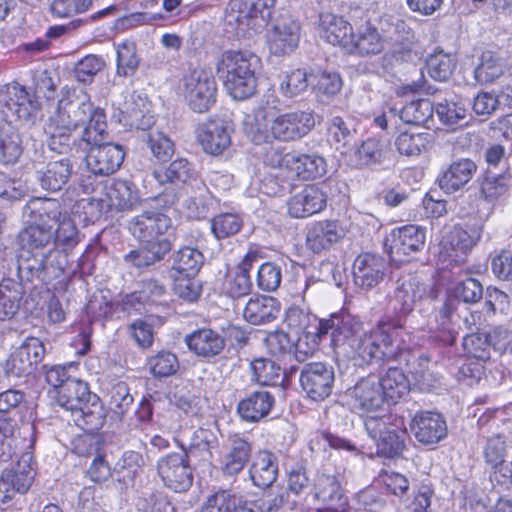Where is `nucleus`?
<instances>
[{
  "instance_id": "f257e3e1",
  "label": "nucleus",
  "mask_w": 512,
  "mask_h": 512,
  "mask_svg": "<svg viewBox=\"0 0 512 512\" xmlns=\"http://www.w3.org/2000/svg\"><path fill=\"white\" fill-rule=\"evenodd\" d=\"M420 298L419 285L415 281H403L396 288L395 315L382 316L371 329L359 337L354 357L359 360L360 365L375 363L382 366L393 362L408 364L413 349L405 323Z\"/></svg>"
},
{
  "instance_id": "f03ea898",
  "label": "nucleus",
  "mask_w": 512,
  "mask_h": 512,
  "mask_svg": "<svg viewBox=\"0 0 512 512\" xmlns=\"http://www.w3.org/2000/svg\"><path fill=\"white\" fill-rule=\"evenodd\" d=\"M315 124V113L311 109H290L282 113L263 111L255 118L250 138L256 145L295 142L308 135Z\"/></svg>"
},
{
  "instance_id": "7ed1b4c3",
  "label": "nucleus",
  "mask_w": 512,
  "mask_h": 512,
  "mask_svg": "<svg viewBox=\"0 0 512 512\" xmlns=\"http://www.w3.org/2000/svg\"><path fill=\"white\" fill-rule=\"evenodd\" d=\"M261 59L248 50L228 49L216 62V71L226 93L234 100L244 101L253 97L258 89L257 70Z\"/></svg>"
},
{
  "instance_id": "20e7f679",
  "label": "nucleus",
  "mask_w": 512,
  "mask_h": 512,
  "mask_svg": "<svg viewBox=\"0 0 512 512\" xmlns=\"http://www.w3.org/2000/svg\"><path fill=\"white\" fill-rule=\"evenodd\" d=\"M53 398L61 407L71 411L75 424L83 431H96L103 425V405L86 382L75 378L68 380Z\"/></svg>"
},
{
  "instance_id": "39448f33",
  "label": "nucleus",
  "mask_w": 512,
  "mask_h": 512,
  "mask_svg": "<svg viewBox=\"0 0 512 512\" xmlns=\"http://www.w3.org/2000/svg\"><path fill=\"white\" fill-rule=\"evenodd\" d=\"M53 240V225L38 210V220L28 223L17 235L18 260L25 269L40 277L47 270L50 251L47 246Z\"/></svg>"
},
{
  "instance_id": "423d86ee",
  "label": "nucleus",
  "mask_w": 512,
  "mask_h": 512,
  "mask_svg": "<svg viewBox=\"0 0 512 512\" xmlns=\"http://www.w3.org/2000/svg\"><path fill=\"white\" fill-rule=\"evenodd\" d=\"M481 238V230L461 225L444 226L437 237L436 259L446 266L466 263L468 255Z\"/></svg>"
},
{
  "instance_id": "0eeeda50",
  "label": "nucleus",
  "mask_w": 512,
  "mask_h": 512,
  "mask_svg": "<svg viewBox=\"0 0 512 512\" xmlns=\"http://www.w3.org/2000/svg\"><path fill=\"white\" fill-rule=\"evenodd\" d=\"M180 89L187 105L195 113L208 112L217 101L215 76L205 66L190 67L182 76Z\"/></svg>"
},
{
  "instance_id": "6e6552de",
  "label": "nucleus",
  "mask_w": 512,
  "mask_h": 512,
  "mask_svg": "<svg viewBox=\"0 0 512 512\" xmlns=\"http://www.w3.org/2000/svg\"><path fill=\"white\" fill-rule=\"evenodd\" d=\"M276 3L277 0H230L228 22H234L237 35L257 31L272 20Z\"/></svg>"
},
{
  "instance_id": "1a4fd4ad",
  "label": "nucleus",
  "mask_w": 512,
  "mask_h": 512,
  "mask_svg": "<svg viewBox=\"0 0 512 512\" xmlns=\"http://www.w3.org/2000/svg\"><path fill=\"white\" fill-rule=\"evenodd\" d=\"M81 126H83V117L79 118L78 105L59 104L44 127L49 148L60 154L68 152L76 142L74 132Z\"/></svg>"
},
{
  "instance_id": "9d476101",
  "label": "nucleus",
  "mask_w": 512,
  "mask_h": 512,
  "mask_svg": "<svg viewBox=\"0 0 512 512\" xmlns=\"http://www.w3.org/2000/svg\"><path fill=\"white\" fill-rule=\"evenodd\" d=\"M36 476V463L31 453H22L18 461L0 474V505L10 508L16 497L30 490Z\"/></svg>"
},
{
  "instance_id": "9b49d317",
  "label": "nucleus",
  "mask_w": 512,
  "mask_h": 512,
  "mask_svg": "<svg viewBox=\"0 0 512 512\" xmlns=\"http://www.w3.org/2000/svg\"><path fill=\"white\" fill-rule=\"evenodd\" d=\"M181 452H169L156 463L157 475L164 487L175 493L187 492L193 484V469L188 449L181 444Z\"/></svg>"
},
{
  "instance_id": "f8f14e48",
  "label": "nucleus",
  "mask_w": 512,
  "mask_h": 512,
  "mask_svg": "<svg viewBox=\"0 0 512 512\" xmlns=\"http://www.w3.org/2000/svg\"><path fill=\"white\" fill-rule=\"evenodd\" d=\"M172 227L171 218L158 210H146L133 217L128 223L129 232L139 243L161 244L164 250L171 251L173 244L167 236Z\"/></svg>"
},
{
  "instance_id": "ddd939ff",
  "label": "nucleus",
  "mask_w": 512,
  "mask_h": 512,
  "mask_svg": "<svg viewBox=\"0 0 512 512\" xmlns=\"http://www.w3.org/2000/svg\"><path fill=\"white\" fill-rule=\"evenodd\" d=\"M426 243V228L406 224L391 230L386 238V251L393 262L404 263L423 250Z\"/></svg>"
},
{
  "instance_id": "4468645a",
  "label": "nucleus",
  "mask_w": 512,
  "mask_h": 512,
  "mask_svg": "<svg viewBox=\"0 0 512 512\" xmlns=\"http://www.w3.org/2000/svg\"><path fill=\"white\" fill-rule=\"evenodd\" d=\"M386 39L371 18L354 20V28L346 54L359 58H371L382 54Z\"/></svg>"
},
{
  "instance_id": "2eb2a0df",
  "label": "nucleus",
  "mask_w": 512,
  "mask_h": 512,
  "mask_svg": "<svg viewBox=\"0 0 512 512\" xmlns=\"http://www.w3.org/2000/svg\"><path fill=\"white\" fill-rule=\"evenodd\" d=\"M40 214L48 221L57 224L53 229L52 242L64 252L72 251L80 242L79 230L66 212L62 211L61 203L56 199H45L40 206Z\"/></svg>"
},
{
  "instance_id": "dca6fc26",
  "label": "nucleus",
  "mask_w": 512,
  "mask_h": 512,
  "mask_svg": "<svg viewBox=\"0 0 512 512\" xmlns=\"http://www.w3.org/2000/svg\"><path fill=\"white\" fill-rule=\"evenodd\" d=\"M347 229L339 219L324 218L311 222L305 233V247L313 254L320 255L340 243Z\"/></svg>"
},
{
  "instance_id": "f3484780",
  "label": "nucleus",
  "mask_w": 512,
  "mask_h": 512,
  "mask_svg": "<svg viewBox=\"0 0 512 512\" xmlns=\"http://www.w3.org/2000/svg\"><path fill=\"white\" fill-rule=\"evenodd\" d=\"M0 103L19 120H31L41 111V102L34 92L12 81L0 89Z\"/></svg>"
},
{
  "instance_id": "a211bd4d",
  "label": "nucleus",
  "mask_w": 512,
  "mask_h": 512,
  "mask_svg": "<svg viewBox=\"0 0 512 512\" xmlns=\"http://www.w3.org/2000/svg\"><path fill=\"white\" fill-rule=\"evenodd\" d=\"M45 353L44 343L39 338L26 337L7 359V372L16 377L31 375L37 370Z\"/></svg>"
},
{
  "instance_id": "6ab92c4d",
  "label": "nucleus",
  "mask_w": 512,
  "mask_h": 512,
  "mask_svg": "<svg viewBox=\"0 0 512 512\" xmlns=\"http://www.w3.org/2000/svg\"><path fill=\"white\" fill-rule=\"evenodd\" d=\"M299 380L308 398L322 401L332 393L335 380L334 371L325 363L310 362L304 365Z\"/></svg>"
},
{
  "instance_id": "aec40b11",
  "label": "nucleus",
  "mask_w": 512,
  "mask_h": 512,
  "mask_svg": "<svg viewBox=\"0 0 512 512\" xmlns=\"http://www.w3.org/2000/svg\"><path fill=\"white\" fill-rule=\"evenodd\" d=\"M328 203L327 193L316 184H306L287 200V213L294 219H306L323 212Z\"/></svg>"
},
{
  "instance_id": "412c9836",
  "label": "nucleus",
  "mask_w": 512,
  "mask_h": 512,
  "mask_svg": "<svg viewBox=\"0 0 512 512\" xmlns=\"http://www.w3.org/2000/svg\"><path fill=\"white\" fill-rule=\"evenodd\" d=\"M259 258L257 250L249 249L240 262L231 271L225 274L222 283V292L232 299L242 298L252 291L250 272Z\"/></svg>"
},
{
  "instance_id": "4be33fe9",
  "label": "nucleus",
  "mask_w": 512,
  "mask_h": 512,
  "mask_svg": "<svg viewBox=\"0 0 512 512\" xmlns=\"http://www.w3.org/2000/svg\"><path fill=\"white\" fill-rule=\"evenodd\" d=\"M124 158L125 151L120 145L105 141L90 146L86 164L94 175L110 176L120 168Z\"/></svg>"
},
{
  "instance_id": "5701e85b",
  "label": "nucleus",
  "mask_w": 512,
  "mask_h": 512,
  "mask_svg": "<svg viewBox=\"0 0 512 512\" xmlns=\"http://www.w3.org/2000/svg\"><path fill=\"white\" fill-rule=\"evenodd\" d=\"M79 118L83 117L81 141L89 146L105 142L109 138L106 113L90 100L78 104Z\"/></svg>"
},
{
  "instance_id": "b1692460",
  "label": "nucleus",
  "mask_w": 512,
  "mask_h": 512,
  "mask_svg": "<svg viewBox=\"0 0 512 512\" xmlns=\"http://www.w3.org/2000/svg\"><path fill=\"white\" fill-rule=\"evenodd\" d=\"M252 443L240 434L229 436L225 451L220 459V470L225 477L239 475L252 457Z\"/></svg>"
},
{
  "instance_id": "393cba45",
  "label": "nucleus",
  "mask_w": 512,
  "mask_h": 512,
  "mask_svg": "<svg viewBox=\"0 0 512 512\" xmlns=\"http://www.w3.org/2000/svg\"><path fill=\"white\" fill-rule=\"evenodd\" d=\"M184 340L191 353L205 360L216 358L226 346L224 336L210 327L195 329Z\"/></svg>"
},
{
  "instance_id": "a878e982",
  "label": "nucleus",
  "mask_w": 512,
  "mask_h": 512,
  "mask_svg": "<svg viewBox=\"0 0 512 512\" xmlns=\"http://www.w3.org/2000/svg\"><path fill=\"white\" fill-rule=\"evenodd\" d=\"M410 428L416 440L422 445H435L447 436L446 421L440 413L417 412Z\"/></svg>"
},
{
  "instance_id": "bb28decb",
  "label": "nucleus",
  "mask_w": 512,
  "mask_h": 512,
  "mask_svg": "<svg viewBox=\"0 0 512 512\" xmlns=\"http://www.w3.org/2000/svg\"><path fill=\"white\" fill-rule=\"evenodd\" d=\"M301 25L297 20L288 19L274 25L267 34L269 52L275 56L292 53L300 41Z\"/></svg>"
},
{
  "instance_id": "cd10ccee",
  "label": "nucleus",
  "mask_w": 512,
  "mask_h": 512,
  "mask_svg": "<svg viewBox=\"0 0 512 512\" xmlns=\"http://www.w3.org/2000/svg\"><path fill=\"white\" fill-rule=\"evenodd\" d=\"M196 138L203 151L213 156L222 155L231 145V135L227 126L215 119H208L200 124Z\"/></svg>"
},
{
  "instance_id": "c85d7f7f",
  "label": "nucleus",
  "mask_w": 512,
  "mask_h": 512,
  "mask_svg": "<svg viewBox=\"0 0 512 512\" xmlns=\"http://www.w3.org/2000/svg\"><path fill=\"white\" fill-rule=\"evenodd\" d=\"M287 163L289 166L285 177L292 180H314L327 172L326 159L316 153H291Z\"/></svg>"
},
{
  "instance_id": "c756f323",
  "label": "nucleus",
  "mask_w": 512,
  "mask_h": 512,
  "mask_svg": "<svg viewBox=\"0 0 512 512\" xmlns=\"http://www.w3.org/2000/svg\"><path fill=\"white\" fill-rule=\"evenodd\" d=\"M388 152L386 144L380 137L372 136L363 140L352 152H348L344 161L355 169L380 165Z\"/></svg>"
},
{
  "instance_id": "7c9ffc66",
  "label": "nucleus",
  "mask_w": 512,
  "mask_h": 512,
  "mask_svg": "<svg viewBox=\"0 0 512 512\" xmlns=\"http://www.w3.org/2000/svg\"><path fill=\"white\" fill-rule=\"evenodd\" d=\"M354 28L344 16L333 13H321L318 21V33L327 43L339 47L344 52L347 49Z\"/></svg>"
},
{
  "instance_id": "2f4dec72",
  "label": "nucleus",
  "mask_w": 512,
  "mask_h": 512,
  "mask_svg": "<svg viewBox=\"0 0 512 512\" xmlns=\"http://www.w3.org/2000/svg\"><path fill=\"white\" fill-rule=\"evenodd\" d=\"M278 471L276 455L267 449H260L252 457L248 475L255 487L265 489L277 480Z\"/></svg>"
},
{
  "instance_id": "473e14b6",
  "label": "nucleus",
  "mask_w": 512,
  "mask_h": 512,
  "mask_svg": "<svg viewBox=\"0 0 512 512\" xmlns=\"http://www.w3.org/2000/svg\"><path fill=\"white\" fill-rule=\"evenodd\" d=\"M280 312L281 303L277 298L255 294L247 301L243 309V317L252 325H263L276 320Z\"/></svg>"
},
{
  "instance_id": "72a5a7b5",
  "label": "nucleus",
  "mask_w": 512,
  "mask_h": 512,
  "mask_svg": "<svg viewBox=\"0 0 512 512\" xmlns=\"http://www.w3.org/2000/svg\"><path fill=\"white\" fill-rule=\"evenodd\" d=\"M477 171V165L471 159L453 161L438 177L441 190L452 194L462 189L470 182Z\"/></svg>"
},
{
  "instance_id": "f704fd0d",
  "label": "nucleus",
  "mask_w": 512,
  "mask_h": 512,
  "mask_svg": "<svg viewBox=\"0 0 512 512\" xmlns=\"http://www.w3.org/2000/svg\"><path fill=\"white\" fill-rule=\"evenodd\" d=\"M383 259L375 254H359L353 263V278L357 286L370 289L383 278Z\"/></svg>"
},
{
  "instance_id": "c9c22d12",
  "label": "nucleus",
  "mask_w": 512,
  "mask_h": 512,
  "mask_svg": "<svg viewBox=\"0 0 512 512\" xmlns=\"http://www.w3.org/2000/svg\"><path fill=\"white\" fill-rule=\"evenodd\" d=\"M274 404L272 393L265 390L254 391L238 402L237 413L242 420L256 423L270 413Z\"/></svg>"
},
{
  "instance_id": "e433bc0d",
  "label": "nucleus",
  "mask_w": 512,
  "mask_h": 512,
  "mask_svg": "<svg viewBox=\"0 0 512 512\" xmlns=\"http://www.w3.org/2000/svg\"><path fill=\"white\" fill-rule=\"evenodd\" d=\"M435 143V137L428 131L417 132L411 128L399 130L394 139L398 153L407 157H417L428 152Z\"/></svg>"
},
{
  "instance_id": "4c0bfd02",
  "label": "nucleus",
  "mask_w": 512,
  "mask_h": 512,
  "mask_svg": "<svg viewBox=\"0 0 512 512\" xmlns=\"http://www.w3.org/2000/svg\"><path fill=\"white\" fill-rule=\"evenodd\" d=\"M353 396L355 405L366 413L378 411L386 402L378 378L372 375L362 378L356 383Z\"/></svg>"
},
{
  "instance_id": "58836bf2",
  "label": "nucleus",
  "mask_w": 512,
  "mask_h": 512,
  "mask_svg": "<svg viewBox=\"0 0 512 512\" xmlns=\"http://www.w3.org/2000/svg\"><path fill=\"white\" fill-rule=\"evenodd\" d=\"M166 287L159 280L154 278L143 279L139 288L132 291L123 299V308L137 309V305H158L164 301Z\"/></svg>"
},
{
  "instance_id": "ea45409f",
  "label": "nucleus",
  "mask_w": 512,
  "mask_h": 512,
  "mask_svg": "<svg viewBox=\"0 0 512 512\" xmlns=\"http://www.w3.org/2000/svg\"><path fill=\"white\" fill-rule=\"evenodd\" d=\"M312 492L314 499L322 505H332L333 502L348 500L344 494L339 473L318 472L314 479Z\"/></svg>"
},
{
  "instance_id": "a19ab883",
  "label": "nucleus",
  "mask_w": 512,
  "mask_h": 512,
  "mask_svg": "<svg viewBox=\"0 0 512 512\" xmlns=\"http://www.w3.org/2000/svg\"><path fill=\"white\" fill-rule=\"evenodd\" d=\"M378 381L386 402L396 404L410 392V380L399 367H389Z\"/></svg>"
},
{
  "instance_id": "79ce46f5",
  "label": "nucleus",
  "mask_w": 512,
  "mask_h": 512,
  "mask_svg": "<svg viewBox=\"0 0 512 512\" xmlns=\"http://www.w3.org/2000/svg\"><path fill=\"white\" fill-rule=\"evenodd\" d=\"M153 176L160 184L177 182L191 184L200 179L199 173L193 164L184 158H177L170 162L167 167L155 169Z\"/></svg>"
},
{
  "instance_id": "37998d69",
  "label": "nucleus",
  "mask_w": 512,
  "mask_h": 512,
  "mask_svg": "<svg viewBox=\"0 0 512 512\" xmlns=\"http://www.w3.org/2000/svg\"><path fill=\"white\" fill-rule=\"evenodd\" d=\"M106 196L110 207L122 211L131 210L141 202L135 184L121 179L111 183L107 188Z\"/></svg>"
},
{
  "instance_id": "c03bdc74",
  "label": "nucleus",
  "mask_w": 512,
  "mask_h": 512,
  "mask_svg": "<svg viewBox=\"0 0 512 512\" xmlns=\"http://www.w3.org/2000/svg\"><path fill=\"white\" fill-rule=\"evenodd\" d=\"M333 330V315L322 319L316 316L311 326L298 337L297 350L305 355H313L319 350L321 342Z\"/></svg>"
},
{
  "instance_id": "a18cd8bd",
  "label": "nucleus",
  "mask_w": 512,
  "mask_h": 512,
  "mask_svg": "<svg viewBox=\"0 0 512 512\" xmlns=\"http://www.w3.org/2000/svg\"><path fill=\"white\" fill-rule=\"evenodd\" d=\"M333 330V315L322 319L316 316L311 326L298 337L297 350L305 355H313L319 350L321 342Z\"/></svg>"
},
{
  "instance_id": "49530a36",
  "label": "nucleus",
  "mask_w": 512,
  "mask_h": 512,
  "mask_svg": "<svg viewBox=\"0 0 512 512\" xmlns=\"http://www.w3.org/2000/svg\"><path fill=\"white\" fill-rule=\"evenodd\" d=\"M326 141L344 158L352 145L353 131L341 116H334L326 123Z\"/></svg>"
},
{
  "instance_id": "de8ad7c7",
  "label": "nucleus",
  "mask_w": 512,
  "mask_h": 512,
  "mask_svg": "<svg viewBox=\"0 0 512 512\" xmlns=\"http://www.w3.org/2000/svg\"><path fill=\"white\" fill-rule=\"evenodd\" d=\"M72 173L73 166L69 159L51 161L40 177L41 186L48 191H59L68 183Z\"/></svg>"
},
{
  "instance_id": "09e8293b",
  "label": "nucleus",
  "mask_w": 512,
  "mask_h": 512,
  "mask_svg": "<svg viewBox=\"0 0 512 512\" xmlns=\"http://www.w3.org/2000/svg\"><path fill=\"white\" fill-rule=\"evenodd\" d=\"M435 107L428 98L412 100L399 111L400 119L411 126H426L433 121Z\"/></svg>"
},
{
  "instance_id": "8fccbe9b",
  "label": "nucleus",
  "mask_w": 512,
  "mask_h": 512,
  "mask_svg": "<svg viewBox=\"0 0 512 512\" xmlns=\"http://www.w3.org/2000/svg\"><path fill=\"white\" fill-rule=\"evenodd\" d=\"M139 248L132 249L124 255L125 263L136 269H145L162 261L169 251L164 250V245L140 243Z\"/></svg>"
},
{
  "instance_id": "3c124183",
  "label": "nucleus",
  "mask_w": 512,
  "mask_h": 512,
  "mask_svg": "<svg viewBox=\"0 0 512 512\" xmlns=\"http://www.w3.org/2000/svg\"><path fill=\"white\" fill-rule=\"evenodd\" d=\"M407 437L403 424L390 427V431L376 441L377 453L390 459L400 457L406 448Z\"/></svg>"
},
{
  "instance_id": "603ef678",
  "label": "nucleus",
  "mask_w": 512,
  "mask_h": 512,
  "mask_svg": "<svg viewBox=\"0 0 512 512\" xmlns=\"http://www.w3.org/2000/svg\"><path fill=\"white\" fill-rule=\"evenodd\" d=\"M18 428L10 418L0 417V462H8L21 450L25 439L16 435Z\"/></svg>"
},
{
  "instance_id": "864d4df0",
  "label": "nucleus",
  "mask_w": 512,
  "mask_h": 512,
  "mask_svg": "<svg viewBox=\"0 0 512 512\" xmlns=\"http://www.w3.org/2000/svg\"><path fill=\"white\" fill-rule=\"evenodd\" d=\"M146 367L156 379L168 378L175 375L180 363L177 355L169 350H159L146 358Z\"/></svg>"
},
{
  "instance_id": "5fc2aeb1",
  "label": "nucleus",
  "mask_w": 512,
  "mask_h": 512,
  "mask_svg": "<svg viewBox=\"0 0 512 512\" xmlns=\"http://www.w3.org/2000/svg\"><path fill=\"white\" fill-rule=\"evenodd\" d=\"M309 77L312 91L317 97L332 98L341 91L343 82L336 71L327 69L312 71Z\"/></svg>"
},
{
  "instance_id": "6e6d98bb",
  "label": "nucleus",
  "mask_w": 512,
  "mask_h": 512,
  "mask_svg": "<svg viewBox=\"0 0 512 512\" xmlns=\"http://www.w3.org/2000/svg\"><path fill=\"white\" fill-rule=\"evenodd\" d=\"M22 291L20 284L13 280L0 283V320L13 318L19 310Z\"/></svg>"
},
{
  "instance_id": "4d7b16f0",
  "label": "nucleus",
  "mask_w": 512,
  "mask_h": 512,
  "mask_svg": "<svg viewBox=\"0 0 512 512\" xmlns=\"http://www.w3.org/2000/svg\"><path fill=\"white\" fill-rule=\"evenodd\" d=\"M241 497L231 489L213 490L202 502L200 512H232Z\"/></svg>"
},
{
  "instance_id": "13d9d810",
  "label": "nucleus",
  "mask_w": 512,
  "mask_h": 512,
  "mask_svg": "<svg viewBox=\"0 0 512 512\" xmlns=\"http://www.w3.org/2000/svg\"><path fill=\"white\" fill-rule=\"evenodd\" d=\"M136 43L126 39L117 45L116 66L117 74L126 77L133 75L139 67Z\"/></svg>"
},
{
  "instance_id": "bf43d9fd",
  "label": "nucleus",
  "mask_w": 512,
  "mask_h": 512,
  "mask_svg": "<svg viewBox=\"0 0 512 512\" xmlns=\"http://www.w3.org/2000/svg\"><path fill=\"white\" fill-rule=\"evenodd\" d=\"M379 489L388 496L403 497L409 490L408 478L399 472L381 470L375 479Z\"/></svg>"
},
{
  "instance_id": "052dcab7",
  "label": "nucleus",
  "mask_w": 512,
  "mask_h": 512,
  "mask_svg": "<svg viewBox=\"0 0 512 512\" xmlns=\"http://www.w3.org/2000/svg\"><path fill=\"white\" fill-rule=\"evenodd\" d=\"M252 379L262 386L277 385L281 376L279 364L267 358H256L250 363Z\"/></svg>"
},
{
  "instance_id": "680f3d73",
  "label": "nucleus",
  "mask_w": 512,
  "mask_h": 512,
  "mask_svg": "<svg viewBox=\"0 0 512 512\" xmlns=\"http://www.w3.org/2000/svg\"><path fill=\"white\" fill-rule=\"evenodd\" d=\"M309 79V75L302 68L286 72L279 82V92L285 98H294L307 90Z\"/></svg>"
},
{
  "instance_id": "e2e57ef3",
  "label": "nucleus",
  "mask_w": 512,
  "mask_h": 512,
  "mask_svg": "<svg viewBox=\"0 0 512 512\" xmlns=\"http://www.w3.org/2000/svg\"><path fill=\"white\" fill-rule=\"evenodd\" d=\"M144 465L143 456L140 452L125 451L117 461L114 472L118 474V481L133 483L136 476Z\"/></svg>"
},
{
  "instance_id": "0e129e2a",
  "label": "nucleus",
  "mask_w": 512,
  "mask_h": 512,
  "mask_svg": "<svg viewBox=\"0 0 512 512\" xmlns=\"http://www.w3.org/2000/svg\"><path fill=\"white\" fill-rule=\"evenodd\" d=\"M242 226L243 221L236 213H220L211 219V232L218 240L236 235Z\"/></svg>"
},
{
  "instance_id": "69168bd1",
  "label": "nucleus",
  "mask_w": 512,
  "mask_h": 512,
  "mask_svg": "<svg viewBox=\"0 0 512 512\" xmlns=\"http://www.w3.org/2000/svg\"><path fill=\"white\" fill-rule=\"evenodd\" d=\"M474 74L478 83L482 85L491 84L503 74V69L499 59L492 51H484Z\"/></svg>"
},
{
  "instance_id": "338daca9",
  "label": "nucleus",
  "mask_w": 512,
  "mask_h": 512,
  "mask_svg": "<svg viewBox=\"0 0 512 512\" xmlns=\"http://www.w3.org/2000/svg\"><path fill=\"white\" fill-rule=\"evenodd\" d=\"M435 111L438 115L440 122L449 127L463 126L467 122V109L465 104L460 101H452L445 99L443 102L438 103Z\"/></svg>"
},
{
  "instance_id": "774afa93",
  "label": "nucleus",
  "mask_w": 512,
  "mask_h": 512,
  "mask_svg": "<svg viewBox=\"0 0 512 512\" xmlns=\"http://www.w3.org/2000/svg\"><path fill=\"white\" fill-rule=\"evenodd\" d=\"M203 264V254L192 247H183L176 253L173 269L176 273L197 275Z\"/></svg>"
}]
</instances>
